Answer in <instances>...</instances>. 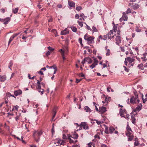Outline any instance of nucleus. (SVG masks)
Masks as SVG:
<instances>
[{"label": "nucleus", "mask_w": 147, "mask_h": 147, "mask_svg": "<svg viewBox=\"0 0 147 147\" xmlns=\"http://www.w3.org/2000/svg\"><path fill=\"white\" fill-rule=\"evenodd\" d=\"M70 28L72 31L74 32H76L77 31V29L75 27L71 26L70 27Z\"/></svg>", "instance_id": "obj_29"}, {"label": "nucleus", "mask_w": 147, "mask_h": 147, "mask_svg": "<svg viewBox=\"0 0 147 147\" xmlns=\"http://www.w3.org/2000/svg\"><path fill=\"white\" fill-rule=\"evenodd\" d=\"M14 38L12 36L10 38L9 42H8V45L12 41V40Z\"/></svg>", "instance_id": "obj_36"}, {"label": "nucleus", "mask_w": 147, "mask_h": 147, "mask_svg": "<svg viewBox=\"0 0 147 147\" xmlns=\"http://www.w3.org/2000/svg\"><path fill=\"white\" fill-rule=\"evenodd\" d=\"M85 110L86 111L88 112H90L91 110L90 108H89L88 106H85Z\"/></svg>", "instance_id": "obj_30"}, {"label": "nucleus", "mask_w": 147, "mask_h": 147, "mask_svg": "<svg viewBox=\"0 0 147 147\" xmlns=\"http://www.w3.org/2000/svg\"><path fill=\"white\" fill-rule=\"evenodd\" d=\"M58 142L61 145H64L65 142L63 140H60L58 141Z\"/></svg>", "instance_id": "obj_26"}, {"label": "nucleus", "mask_w": 147, "mask_h": 147, "mask_svg": "<svg viewBox=\"0 0 147 147\" xmlns=\"http://www.w3.org/2000/svg\"><path fill=\"white\" fill-rule=\"evenodd\" d=\"M19 107L17 106V105L14 106L13 107V108L11 110V111H14L15 109L17 110V111H18V109Z\"/></svg>", "instance_id": "obj_34"}, {"label": "nucleus", "mask_w": 147, "mask_h": 147, "mask_svg": "<svg viewBox=\"0 0 147 147\" xmlns=\"http://www.w3.org/2000/svg\"><path fill=\"white\" fill-rule=\"evenodd\" d=\"M102 65L103 66V68H104L105 67H107V65L105 64V63L102 64Z\"/></svg>", "instance_id": "obj_64"}, {"label": "nucleus", "mask_w": 147, "mask_h": 147, "mask_svg": "<svg viewBox=\"0 0 147 147\" xmlns=\"http://www.w3.org/2000/svg\"><path fill=\"white\" fill-rule=\"evenodd\" d=\"M75 18H76V19H78L79 18V15L78 14H76L75 16Z\"/></svg>", "instance_id": "obj_62"}, {"label": "nucleus", "mask_w": 147, "mask_h": 147, "mask_svg": "<svg viewBox=\"0 0 147 147\" xmlns=\"http://www.w3.org/2000/svg\"><path fill=\"white\" fill-rule=\"evenodd\" d=\"M93 103L95 106L96 111H99V110H98V108L96 106V103L94 102H93Z\"/></svg>", "instance_id": "obj_47"}, {"label": "nucleus", "mask_w": 147, "mask_h": 147, "mask_svg": "<svg viewBox=\"0 0 147 147\" xmlns=\"http://www.w3.org/2000/svg\"><path fill=\"white\" fill-rule=\"evenodd\" d=\"M0 20L1 21L3 22L4 24H7L8 23L10 19L9 18H7L5 19H0Z\"/></svg>", "instance_id": "obj_18"}, {"label": "nucleus", "mask_w": 147, "mask_h": 147, "mask_svg": "<svg viewBox=\"0 0 147 147\" xmlns=\"http://www.w3.org/2000/svg\"><path fill=\"white\" fill-rule=\"evenodd\" d=\"M6 77L5 75H0V80L1 82H3L6 80Z\"/></svg>", "instance_id": "obj_22"}, {"label": "nucleus", "mask_w": 147, "mask_h": 147, "mask_svg": "<svg viewBox=\"0 0 147 147\" xmlns=\"http://www.w3.org/2000/svg\"><path fill=\"white\" fill-rule=\"evenodd\" d=\"M115 41L117 45L119 46V44L121 43V40L120 36L118 35L116 36Z\"/></svg>", "instance_id": "obj_12"}, {"label": "nucleus", "mask_w": 147, "mask_h": 147, "mask_svg": "<svg viewBox=\"0 0 147 147\" xmlns=\"http://www.w3.org/2000/svg\"><path fill=\"white\" fill-rule=\"evenodd\" d=\"M142 106V105H141V106H138L135 109L136 111H140L141 109Z\"/></svg>", "instance_id": "obj_27"}, {"label": "nucleus", "mask_w": 147, "mask_h": 147, "mask_svg": "<svg viewBox=\"0 0 147 147\" xmlns=\"http://www.w3.org/2000/svg\"><path fill=\"white\" fill-rule=\"evenodd\" d=\"M126 13L123 12V16L122 18L120 19V20L121 21L122 20H127L128 19L127 16L126 15Z\"/></svg>", "instance_id": "obj_16"}, {"label": "nucleus", "mask_w": 147, "mask_h": 147, "mask_svg": "<svg viewBox=\"0 0 147 147\" xmlns=\"http://www.w3.org/2000/svg\"><path fill=\"white\" fill-rule=\"evenodd\" d=\"M81 80H82V79H76V83H78L80 81H81Z\"/></svg>", "instance_id": "obj_57"}, {"label": "nucleus", "mask_w": 147, "mask_h": 147, "mask_svg": "<svg viewBox=\"0 0 147 147\" xmlns=\"http://www.w3.org/2000/svg\"><path fill=\"white\" fill-rule=\"evenodd\" d=\"M69 33V31L67 28H65L64 30L61 31V35H65Z\"/></svg>", "instance_id": "obj_15"}, {"label": "nucleus", "mask_w": 147, "mask_h": 147, "mask_svg": "<svg viewBox=\"0 0 147 147\" xmlns=\"http://www.w3.org/2000/svg\"><path fill=\"white\" fill-rule=\"evenodd\" d=\"M78 24L81 27H82L83 25L82 23L81 22H79V21H78Z\"/></svg>", "instance_id": "obj_45"}, {"label": "nucleus", "mask_w": 147, "mask_h": 147, "mask_svg": "<svg viewBox=\"0 0 147 147\" xmlns=\"http://www.w3.org/2000/svg\"><path fill=\"white\" fill-rule=\"evenodd\" d=\"M81 127H82L84 129L86 130L89 129L88 125L86 122H82L81 124Z\"/></svg>", "instance_id": "obj_8"}, {"label": "nucleus", "mask_w": 147, "mask_h": 147, "mask_svg": "<svg viewBox=\"0 0 147 147\" xmlns=\"http://www.w3.org/2000/svg\"><path fill=\"white\" fill-rule=\"evenodd\" d=\"M141 59H143V60L144 61H146L147 60V59L144 56L143 57H141Z\"/></svg>", "instance_id": "obj_55"}, {"label": "nucleus", "mask_w": 147, "mask_h": 147, "mask_svg": "<svg viewBox=\"0 0 147 147\" xmlns=\"http://www.w3.org/2000/svg\"><path fill=\"white\" fill-rule=\"evenodd\" d=\"M115 35V34L113 30H111L107 34V36L108 38L111 39L113 38L114 36Z\"/></svg>", "instance_id": "obj_7"}, {"label": "nucleus", "mask_w": 147, "mask_h": 147, "mask_svg": "<svg viewBox=\"0 0 147 147\" xmlns=\"http://www.w3.org/2000/svg\"><path fill=\"white\" fill-rule=\"evenodd\" d=\"M142 100H143V102L144 103H145L147 100V98H145V99H144L142 97Z\"/></svg>", "instance_id": "obj_49"}, {"label": "nucleus", "mask_w": 147, "mask_h": 147, "mask_svg": "<svg viewBox=\"0 0 147 147\" xmlns=\"http://www.w3.org/2000/svg\"><path fill=\"white\" fill-rule=\"evenodd\" d=\"M71 138L70 136H68V139L69 140V142L70 143H73V144H75L77 142V140H75L74 141L73 140H72V139H71Z\"/></svg>", "instance_id": "obj_20"}, {"label": "nucleus", "mask_w": 147, "mask_h": 147, "mask_svg": "<svg viewBox=\"0 0 147 147\" xmlns=\"http://www.w3.org/2000/svg\"><path fill=\"white\" fill-rule=\"evenodd\" d=\"M125 134L129 137L128 138V141H131L133 139L134 136L132 133L133 131L131 129L128 124H127V126Z\"/></svg>", "instance_id": "obj_1"}, {"label": "nucleus", "mask_w": 147, "mask_h": 147, "mask_svg": "<svg viewBox=\"0 0 147 147\" xmlns=\"http://www.w3.org/2000/svg\"><path fill=\"white\" fill-rule=\"evenodd\" d=\"M130 100V102L132 104L138 103L140 102L138 95H135V96H132Z\"/></svg>", "instance_id": "obj_6"}, {"label": "nucleus", "mask_w": 147, "mask_h": 147, "mask_svg": "<svg viewBox=\"0 0 147 147\" xmlns=\"http://www.w3.org/2000/svg\"><path fill=\"white\" fill-rule=\"evenodd\" d=\"M19 8L18 7L14 9H12V12L14 14L16 13L18 10Z\"/></svg>", "instance_id": "obj_28"}, {"label": "nucleus", "mask_w": 147, "mask_h": 147, "mask_svg": "<svg viewBox=\"0 0 147 147\" xmlns=\"http://www.w3.org/2000/svg\"><path fill=\"white\" fill-rule=\"evenodd\" d=\"M50 54V53L49 51H48L46 53V55L47 56H48Z\"/></svg>", "instance_id": "obj_61"}, {"label": "nucleus", "mask_w": 147, "mask_h": 147, "mask_svg": "<svg viewBox=\"0 0 147 147\" xmlns=\"http://www.w3.org/2000/svg\"><path fill=\"white\" fill-rule=\"evenodd\" d=\"M125 13H126V14L131 13V9L129 8H128L127 11H126Z\"/></svg>", "instance_id": "obj_33"}, {"label": "nucleus", "mask_w": 147, "mask_h": 147, "mask_svg": "<svg viewBox=\"0 0 147 147\" xmlns=\"http://www.w3.org/2000/svg\"><path fill=\"white\" fill-rule=\"evenodd\" d=\"M117 26H114L113 27V29L114 31V32L115 33L116 31H117Z\"/></svg>", "instance_id": "obj_48"}, {"label": "nucleus", "mask_w": 147, "mask_h": 147, "mask_svg": "<svg viewBox=\"0 0 147 147\" xmlns=\"http://www.w3.org/2000/svg\"><path fill=\"white\" fill-rule=\"evenodd\" d=\"M68 136L75 139H77L78 137V134L75 132H74L72 133V135H68Z\"/></svg>", "instance_id": "obj_14"}, {"label": "nucleus", "mask_w": 147, "mask_h": 147, "mask_svg": "<svg viewBox=\"0 0 147 147\" xmlns=\"http://www.w3.org/2000/svg\"><path fill=\"white\" fill-rule=\"evenodd\" d=\"M111 99V98L109 97L108 98H105V101L106 102H108V101H109L110 99Z\"/></svg>", "instance_id": "obj_58"}, {"label": "nucleus", "mask_w": 147, "mask_h": 147, "mask_svg": "<svg viewBox=\"0 0 147 147\" xmlns=\"http://www.w3.org/2000/svg\"><path fill=\"white\" fill-rule=\"evenodd\" d=\"M19 34L18 33H15L13 35H12L14 38L17 35H18Z\"/></svg>", "instance_id": "obj_59"}, {"label": "nucleus", "mask_w": 147, "mask_h": 147, "mask_svg": "<svg viewBox=\"0 0 147 147\" xmlns=\"http://www.w3.org/2000/svg\"><path fill=\"white\" fill-rule=\"evenodd\" d=\"M0 11L3 13L5 12V10L4 9H0Z\"/></svg>", "instance_id": "obj_63"}, {"label": "nucleus", "mask_w": 147, "mask_h": 147, "mask_svg": "<svg viewBox=\"0 0 147 147\" xmlns=\"http://www.w3.org/2000/svg\"><path fill=\"white\" fill-rule=\"evenodd\" d=\"M92 31L93 32H96L97 31V30L96 29V28L95 26H93L92 27Z\"/></svg>", "instance_id": "obj_38"}, {"label": "nucleus", "mask_w": 147, "mask_h": 147, "mask_svg": "<svg viewBox=\"0 0 147 147\" xmlns=\"http://www.w3.org/2000/svg\"><path fill=\"white\" fill-rule=\"evenodd\" d=\"M129 6H131L133 9L134 10H136L138 9L139 7V5L138 4H134L131 3H129Z\"/></svg>", "instance_id": "obj_10"}, {"label": "nucleus", "mask_w": 147, "mask_h": 147, "mask_svg": "<svg viewBox=\"0 0 147 147\" xmlns=\"http://www.w3.org/2000/svg\"><path fill=\"white\" fill-rule=\"evenodd\" d=\"M143 65L142 63L140 64L138 66V67L140 69H143Z\"/></svg>", "instance_id": "obj_37"}, {"label": "nucleus", "mask_w": 147, "mask_h": 147, "mask_svg": "<svg viewBox=\"0 0 147 147\" xmlns=\"http://www.w3.org/2000/svg\"><path fill=\"white\" fill-rule=\"evenodd\" d=\"M136 31H137V32H139L141 31L140 29H139L138 27H136Z\"/></svg>", "instance_id": "obj_50"}, {"label": "nucleus", "mask_w": 147, "mask_h": 147, "mask_svg": "<svg viewBox=\"0 0 147 147\" xmlns=\"http://www.w3.org/2000/svg\"><path fill=\"white\" fill-rule=\"evenodd\" d=\"M123 67L124 68L125 71L127 72H128L129 69H128L125 66H123Z\"/></svg>", "instance_id": "obj_53"}, {"label": "nucleus", "mask_w": 147, "mask_h": 147, "mask_svg": "<svg viewBox=\"0 0 147 147\" xmlns=\"http://www.w3.org/2000/svg\"><path fill=\"white\" fill-rule=\"evenodd\" d=\"M103 37V40H106L107 39V38L108 37L107 34L106 35H104L102 36Z\"/></svg>", "instance_id": "obj_41"}, {"label": "nucleus", "mask_w": 147, "mask_h": 147, "mask_svg": "<svg viewBox=\"0 0 147 147\" xmlns=\"http://www.w3.org/2000/svg\"><path fill=\"white\" fill-rule=\"evenodd\" d=\"M106 111L107 110L106 107H99V111L101 113H103Z\"/></svg>", "instance_id": "obj_17"}, {"label": "nucleus", "mask_w": 147, "mask_h": 147, "mask_svg": "<svg viewBox=\"0 0 147 147\" xmlns=\"http://www.w3.org/2000/svg\"><path fill=\"white\" fill-rule=\"evenodd\" d=\"M125 113H126V110L124 108L120 109L119 111V114L120 116L121 117H124L123 114Z\"/></svg>", "instance_id": "obj_13"}, {"label": "nucleus", "mask_w": 147, "mask_h": 147, "mask_svg": "<svg viewBox=\"0 0 147 147\" xmlns=\"http://www.w3.org/2000/svg\"><path fill=\"white\" fill-rule=\"evenodd\" d=\"M57 107H55L54 108L52 111V114H53V116L51 119L52 121H54L55 119H54L57 112Z\"/></svg>", "instance_id": "obj_9"}, {"label": "nucleus", "mask_w": 147, "mask_h": 147, "mask_svg": "<svg viewBox=\"0 0 147 147\" xmlns=\"http://www.w3.org/2000/svg\"><path fill=\"white\" fill-rule=\"evenodd\" d=\"M131 118L132 119V122L133 123L135 124V121H136V119L135 117H134L133 116H131Z\"/></svg>", "instance_id": "obj_35"}, {"label": "nucleus", "mask_w": 147, "mask_h": 147, "mask_svg": "<svg viewBox=\"0 0 147 147\" xmlns=\"http://www.w3.org/2000/svg\"><path fill=\"white\" fill-rule=\"evenodd\" d=\"M24 33H22L20 35V37H21L22 39L25 40V41L26 39L28 38V36H25L24 34Z\"/></svg>", "instance_id": "obj_25"}, {"label": "nucleus", "mask_w": 147, "mask_h": 147, "mask_svg": "<svg viewBox=\"0 0 147 147\" xmlns=\"http://www.w3.org/2000/svg\"><path fill=\"white\" fill-rule=\"evenodd\" d=\"M85 60H86V62H88L89 64H90L92 62V60L89 57L85 58Z\"/></svg>", "instance_id": "obj_23"}, {"label": "nucleus", "mask_w": 147, "mask_h": 147, "mask_svg": "<svg viewBox=\"0 0 147 147\" xmlns=\"http://www.w3.org/2000/svg\"><path fill=\"white\" fill-rule=\"evenodd\" d=\"M139 144V142L138 141H135L134 144V146H137Z\"/></svg>", "instance_id": "obj_46"}, {"label": "nucleus", "mask_w": 147, "mask_h": 147, "mask_svg": "<svg viewBox=\"0 0 147 147\" xmlns=\"http://www.w3.org/2000/svg\"><path fill=\"white\" fill-rule=\"evenodd\" d=\"M22 93V91L21 90H16L14 92V94L16 96L20 95Z\"/></svg>", "instance_id": "obj_21"}, {"label": "nucleus", "mask_w": 147, "mask_h": 147, "mask_svg": "<svg viewBox=\"0 0 147 147\" xmlns=\"http://www.w3.org/2000/svg\"><path fill=\"white\" fill-rule=\"evenodd\" d=\"M98 62V61L96 59H94V62L91 65H89V67L92 69L94 68L97 65Z\"/></svg>", "instance_id": "obj_11"}, {"label": "nucleus", "mask_w": 147, "mask_h": 147, "mask_svg": "<svg viewBox=\"0 0 147 147\" xmlns=\"http://www.w3.org/2000/svg\"><path fill=\"white\" fill-rule=\"evenodd\" d=\"M94 120L95 121H96V123L98 125H100L101 123H102V122L101 121H98L96 119H94Z\"/></svg>", "instance_id": "obj_43"}, {"label": "nucleus", "mask_w": 147, "mask_h": 147, "mask_svg": "<svg viewBox=\"0 0 147 147\" xmlns=\"http://www.w3.org/2000/svg\"><path fill=\"white\" fill-rule=\"evenodd\" d=\"M13 64V63L12 61H11L9 64L8 68L10 69L11 70V67L12 66Z\"/></svg>", "instance_id": "obj_31"}, {"label": "nucleus", "mask_w": 147, "mask_h": 147, "mask_svg": "<svg viewBox=\"0 0 147 147\" xmlns=\"http://www.w3.org/2000/svg\"><path fill=\"white\" fill-rule=\"evenodd\" d=\"M59 51L61 53V55L62 56L63 59L64 60L65 59V58L64 57V53L65 51L63 50L62 49H61L59 50Z\"/></svg>", "instance_id": "obj_24"}, {"label": "nucleus", "mask_w": 147, "mask_h": 147, "mask_svg": "<svg viewBox=\"0 0 147 147\" xmlns=\"http://www.w3.org/2000/svg\"><path fill=\"white\" fill-rule=\"evenodd\" d=\"M121 51L124 52L125 51L124 48L123 47H121Z\"/></svg>", "instance_id": "obj_60"}, {"label": "nucleus", "mask_w": 147, "mask_h": 147, "mask_svg": "<svg viewBox=\"0 0 147 147\" xmlns=\"http://www.w3.org/2000/svg\"><path fill=\"white\" fill-rule=\"evenodd\" d=\"M94 137L96 138H98V139H100V136L98 135H96L94 136Z\"/></svg>", "instance_id": "obj_51"}, {"label": "nucleus", "mask_w": 147, "mask_h": 147, "mask_svg": "<svg viewBox=\"0 0 147 147\" xmlns=\"http://www.w3.org/2000/svg\"><path fill=\"white\" fill-rule=\"evenodd\" d=\"M94 38L93 36H90L87 34H86L84 36V38L87 41V43L89 45L94 44Z\"/></svg>", "instance_id": "obj_4"}, {"label": "nucleus", "mask_w": 147, "mask_h": 147, "mask_svg": "<svg viewBox=\"0 0 147 147\" xmlns=\"http://www.w3.org/2000/svg\"><path fill=\"white\" fill-rule=\"evenodd\" d=\"M55 131L54 129V126L53 125V126L52 128L51 129V133L52 135L53 136V134L55 133Z\"/></svg>", "instance_id": "obj_40"}, {"label": "nucleus", "mask_w": 147, "mask_h": 147, "mask_svg": "<svg viewBox=\"0 0 147 147\" xmlns=\"http://www.w3.org/2000/svg\"><path fill=\"white\" fill-rule=\"evenodd\" d=\"M107 53H106V55L107 56H109L110 55V50L109 49H108L107 50Z\"/></svg>", "instance_id": "obj_42"}, {"label": "nucleus", "mask_w": 147, "mask_h": 147, "mask_svg": "<svg viewBox=\"0 0 147 147\" xmlns=\"http://www.w3.org/2000/svg\"><path fill=\"white\" fill-rule=\"evenodd\" d=\"M82 9V7L81 6H79L76 8V10L77 11H80Z\"/></svg>", "instance_id": "obj_44"}, {"label": "nucleus", "mask_w": 147, "mask_h": 147, "mask_svg": "<svg viewBox=\"0 0 147 147\" xmlns=\"http://www.w3.org/2000/svg\"><path fill=\"white\" fill-rule=\"evenodd\" d=\"M78 41L80 44H82V39L81 38H79L78 39Z\"/></svg>", "instance_id": "obj_52"}, {"label": "nucleus", "mask_w": 147, "mask_h": 147, "mask_svg": "<svg viewBox=\"0 0 147 147\" xmlns=\"http://www.w3.org/2000/svg\"><path fill=\"white\" fill-rule=\"evenodd\" d=\"M42 132L41 131H35L33 134V136L36 142L39 141L40 136L42 135Z\"/></svg>", "instance_id": "obj_5"}, {"label": "nucleus", "mask_w": 147, "mask_h": 147, "mask_svg": "<svg viewBox=\"0 0 147 147\" xmlns=\"http://www.w3.org/2000/svg\"><path fill=\"white\" fill-rule=\"evenodd\" d=\"M107 91L108 92H110V90H111V92H113L114 91L111 88V87H108L107 88Z\"/></svg>", "instance_id": "obj_39"}, {"label": "nucleus", "mask_w": 147, "mask_h": 147, "mask_svg": "<svg viewBox=\"0 0 147 147\" xmlns=\"http://www.w3.org/2000/svg\"><path fill=\"white\" fill-rule=\"evenodd\" d=\"M86 28L88 30H91L92 29H91L90 28V27L87 24H86Z\"/></svg>", "instance_id": "obj_54"}, {"label": "nucleus", "mask_w": 147, "mask_h": 147, "mask_svg": "<svg viewBox=\"0 0 147 147\" xmlns=\"http://www.w3.org/2000/svg\"><path fill=\"white\" fill-rule=\"evenodd\" d=\"M135 61V59L134 58H131L130 57H128L125 58L124 63L127 66V63H128V65L129 66H133L134 64Z\"/></svg>", "instance_id": "obj_3"}, {"label": "nucleus", "mask_w": 147, "mask_h": 147, "mask_svg": "<svg viewBox=\"0 0 147 147\" xmlns=\"http://www.w3.org/2000/svg\"><path fill=\"white\" fill-rule=\"evenodd\" d=\"M68 4L69 6L71 7H75V3L72 1H68Z\"/></svg>", "instance_id": "obj_19"}, {"label": "nucleus", "mask_w": 147, "mask_h": 147, "mask_svg": "<svg viewBox=\"0 0 147 147\" xmlns=\"http://www.w3.org/2000/svg\"><path fill=\"white\" fill-rule=\"evenodd\" d=\"M105 128V132L107 134H112L114 133L115 134H117L118 133L117 131L115 130L114 128L113 127H108L105 125H104Z\"/></svg>", "instance_id": "obj_2"}, {"label": "nucleus", "mask_w": 147, "mask_h": 147, "mask_svg": "<svg viewBox=\"0 0 147 147\" xmlns=\"http://www.w3.org/2000/svg\"><path fill=\"white\" fill-rule=\"evenodd\" d=\"M20 113H19V115H17L16 117H15V119L16 121H18L20 117Z\"/></svg>", "instance_id": "obj_32"}, {"label": "nucleus", "mask_w": 147, "mask_h": 147, "mask_svg": "<svg viewBox=\"0 0 147 147\" xmlns=\"http://www.w3.org/2000/svg\"><path fill=\"white\" fill-rule=\"evenodd\" d=\"M48 49L51 51H53V49L51 47H48Z\"/></svg>", "instance_id": "obj_56"}]
</instances>
